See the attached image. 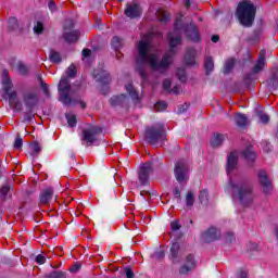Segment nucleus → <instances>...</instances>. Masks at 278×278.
<instances>
[{
    "label": "nucleus",
    "instance_id": "f257e3e1",
    "mask_svg": "<svg viewBox=\"0 0 278 278\" xmlns=\"http://www.w3.org/2000/svg\"><path fill=\"white\" fill-rule=\"evenodd\" d=\"M181 20H177L175 23L174 33L168 34L170 51L166 53L160 61L157 53H153V46L151 45V36L147 35L141 38L138 42L137 51L138 55L136 59L139 66H149L150 68H168L173 62V54L175 53V47L181 45Z\"/></svg>",
    "mask_w": 278,
    "mask_h": 278
},
{
    "label": "nucleus",
    "instance_id": "f03ea898",
    "mask_svg": "<svg viewBox=\"0 0 278 278\" xmlns=\"http://www.w3.org/2000/svg\"><path fill=\"white\" fill-rule=\"evenodd\" d=\"M225 192L232 194L236 203L243 207L253 203V189L247 182H236V180H230L225 188Z\"/></svg>",
    "mask_w": 278,
    "mask_h": 278
},
{
    "label": "nucleus",
    "instance_id": "7ed1b4c3",
    "mask_svg": "<svg viewBox=\"0 0 278 278\" xmlns=\"http://www.w3.org/2000/svg\"><path fill=\"white\" fill-rule=\"evenodd\" d=\"M255 5L245 0L238 4L236 16L243 27H251L255 21Z\"/></svg>",
    "mask_w": 278,
    "mask_h": 278
},
{
    "label": "nucleus",
    "instance_id": "20e7f679",
    "mask_svg": "<svg viewBox=\"0 0 278 278\" xmlns=\"http://www.w3.org/2000/svg\"><path fill=\"white\" fill-rule=\"evenodd\" d=\"M12 78L8 76V73L3 74L2 77V90L4 91V99H8L11 108H18V103L16 102V91H12Z\"/></svg>",
    "mask_w": 278,
    "mask_h": 278
},
{
    "label": "nucleus",
    "instance_id": "39448f33",
    "mask_svg": "<svg viewBox=\"0 0 278 278\" xmlns=\"http://www.w3.org/2000/svg\"><path fill=\"white\" fill-rule=\"evenodd\" d=\"M174 173L178 184H188V179H190V166L186 161H178L175 165Z\"/></svg>",
    "mask_w": 278,
    "mask_h": 278
},
{
    "label": "nucleus",
    "instance_id": "423d86ee",
    "mask_svg": "<svg viewBox=\"0 0 278 278\" xmlns=\"http://www.w3.org/2000/svg\"><path fill=\"white\" fill-rule=\"evenodd\" d=\"M60 101L64 105H71V94H73V87L68 83V77H62L59 83Z\"/></svg>",
    "mask_w": 278,
    "mask_h": 278
},
{
    "label": "nucleus",
    "instance_id": "0eeeda50",
    "mask_svg": "<svg viewBox=\"0 0 278 278\" xmlns=\"http://www.w3.org/2000/svg\"><path fill=\"white\" fill-rule=\"evenodd\" d=\"M146 138L150 142V144H157L159 142H162V140L166 139V132H164V127L153 126L147 128Z\"/></svg>",
    "mask_w": 278,
    "mask_h": 278
},
{
    "label": "nucleus",
    "instance_id": "6e6552de",
    "mask_svg": "<svg viewBox=\"0 0 278 278\" xmlns=\"http://www.w3.org/2000/svg\"><path fill=\"white\" fill-rule=\"evenodd\" d=\"M73 22H67L64 26L63 38L65 42H77L79 40V30H73Z\"/></svg>",
    "mask_w": 278,
    "mask_h": 278
},
{
    "label": "nucleus",
    "instance_id": "1a4fd4ad",
    "mask_svg": "<svg viewBox=\"0 0 278 278\" xmlns=\"http://www.w3.org/2000/svg\"><path fill=\"white\" fill-rule=\"evenodd\" d=\"M258 181L265 194H268V192L273 190V180H270L268 173H266L265 170L258 172Z\"/></svg>",
    "mask_w": 278,
    "mask_h": 278
},
{
    "label": "nucleus",
    "instance_id": "9d476101",
    "mask_svg": "<svg viewBox=\"0 0 278 278\" xmlns=\"http://www.w3.org/2000/svg\"><path fill=\"white\" fill-rule=\"evenodd\" d=\"M153 173V166L151 163H144L139 167V181L144 186L149 181V175Z\"/></svg>",
    "mask_w": 278,
    "mask_h": 278
},
{
    "label": "nucleus",
    "instance_id": "9b49d317",
    "mask_svg": "<svg viewBox=\"0 0 278 278\" xmlns=\"http://www.w3.org/2000/svg\"><path fill=\"white\" fill-rule=\"evenodd\" d=\"M100 129L91 126L89 128H86L83 130V140L87 142V144H92L97 140V136L99 134Z\"/></svg>",
    "mask_w": 278,
    "mask_h": 278
},
{
    "label": "nucleus",
    "instance_id": "f8f14e48",
    "mask_svg": "<svg viewBox=\"0 0 278 278\" xmlns=\"http://www.w3.org/2000/svg\"><path fill=\"white\" fill-rule=\"evenodd\" d=\"M181 257H184V251H181L179 243H173L170 247L169 260L173 264H179V262H181Z\"/></svg>",
    "mask_w": 278,
    "mask_h": 278
},
{
    "label": "nucleus",
    "instance_id": "ddd939ff",
    "mask_svg": "<svg viewBox=\"0 0 278 278\" xmlns=\"http://www.w3.org/2000/svg\"><path fill=\"white\" fill-rule=\"evenodd\" d=\"M218 238H220V230L216 227H211L202 233V240L204 242H214V240H218Z\"/></svg>",
    "mask_w": 278,
    "mask_h": 278
},
{
    "label": "nucleus",
    "instance_id": "4468645a",
    "mask_svg": "<svg viewBox=\"0 0 278 278\" xmlns=\"http://www.w3.org/2000/svg\"><path fill=\"white\" fill-rule=\"evenodd\" d=\"M184 31L189 40H192L193 42H199V29L194 24H190L189 26L184 28Z\"/></svg>",
    "mask_w": 278,
    "mask_h": 278
},
{
    "label": "nucleus",
    "instance_id": "2eb2a0df",
    "mask_svg": "<svg viewBox=\"0 0 278 278\" xmlns=\"http://www.w3.org/2000/svg\"><path fill=\"white\" fill-rule=\"evenodd\" d=\"M163 89L165 92H172L173 94H179L181 92V87L173 83V78H166L163 81Z\"/></svg>",
    "mask_w": 278,
    "mask_h": 278
},
{
    "label": "nucleus",
    "instance_id": "dca6fc26",
    "mask_svg": "<svg viewBox=\"0 0 278 278\" xmlns=\"http://www.w3.org/2000/svg\"><path fill=\"white\" fill-rule=\"evenodd\" d=\"M238 166V152H230L227 157L226 170L227 173H233Z\"/></svg>",
    "mask_w": 278,
    "mask_h": 278
},
{
    "label": "nucleus",
    "instance_id": "f3484780",
    "mask_svg": "<svg viewBox=\"0 0 278 278\" xmlns=\"http://www.w3.org/2000/svg\"><path fill=\"white\" fill-rule=\"evenodd\" d=\"M197 266V262H194V256L188 255L186 257L185 264L180 267L181 275H188L192 268Z\"/></svg>",
    "mask_w": 278,
    "mask_h": 278
},
{
    "label": "nucleus",
    "instance_id": "a211bd4d",
    "mask_svg": "<svg viewBox=\"0 0 278 278\" xmlns=\"http://www.w3.org/2000/svg\"><path fill=\"white\" fill-rule=\"evenodd\" d=\"M125 14L128 18H137V16L142 14V10L140 9V5L134 4L126 8Z\"/></svg>",
    "mask_w": 278,
    "mask_h": 278
},
{
    "label": "nucleus",
    "instance_id": "6ab92c4d",
    "mask_svg": "<svg viewBox=\"0 0 278 278\" xmlns=\"http://www.w3.org/2000/svg\"><path fill=\"white\" fill-rule=\"evenodd\" d=\"M266 67V51L262 50L258 55V60L254 66V71H264Z\"/></svg>",
    "mask_w": 278,
    "mask_h": 278
},
{
    "label": "nucleus",
    "instance_id": "aec40b11",
    "mask_svg": "<svg viewBox=\"0 0 278 278\" xmlns=\"http://www.w3.org/2000/svg\"><path fill=\"white\" fill-rule=\"evenodd\" d=\"M24 101L28 108H34L38 103V94L36 92H28L25 94Z\"/></svg>",
    "mask_w": 278,
    "mask_h": 278
},
{
    "label": "nucleus",
    "instance_id": "412c9836",
    "mask_svg": "<svg viewBox=\"0 0 278 278\" xmlns=\"http://www.w3.org/2000/svg\"><path fill=\"white\" fill-rule=\"evenodd\" d=\"M125 88H126V92H128L130 99L135 103H138L140 101V94L138 93L136 88H134V85H131V84L125 85Z\"/></svg>",
    "mask_w": 278,
    "mask_h": 278
},
{
    "label": "nucleus",
    "instance_id": "4be33fe9",
    "mask_svg": "<svg viewBox=\"0 0 278 278\" xmlns=\"http://www.w3.org/2000/svg\"><path fill=\"white\" fill-rule=\"evenodd\" d=\"M51 199H53V189H47L40 195V203H49Z\"/></svg>",
    "mask_w": 278,
    "mask_h": 278
},
{
    "label": "nucleus",
    "instance_id": "5701e85b",
    "mask_svg": "<svg viewBox=\"0 0 278 278\" xmlns=\"http://www.w3.org/2000/svg\"><path fill=\"white\" fill-rule=\"evenodd\" d=\"M111 105H123L127 101V96L121 94L111 98Z\"/></svg>",
    "mask_w": 278,
    "mask_h": 278
},
{
    "label": "nucleus",
    "instance_id": "b1692460",
    "mask_svg": "<svg viewBox=\"0 0 278 278\" xmlns=\"http://www.w3.org/2000/svg\"><path fill=\"white\" fill-rule=\"evenodd\" d=\"M267 84L270 88H274V90H277V88H278V72H275L271 74V76L267 80Z\"/></svg>",
    "mask_w": 278,
    "mask_h": 278
},
{
    "label": "nucleus",
    "instance_id": "393cba45",
    "mask_svg": "<svg viewBox=\"0 0 278 278\" xmlns=\"http://www.w3.org/2000/svg\"><path fill=\"white\" fill-rule=\"evenodd\" d=\"M235 121H236V124H237L239 127H244V125H248V123H249V119H247V115L240 114V113H238V114L235 116Z\"/></svg>",
    "mask_w": 278,
    "mask_h": 278
},
{
    "label": "nucleus",
    "instance_id": "a878e982",
    "mask_svg": "<svg viewBox=\"0 0 278 278\" xmlns=\"http://www.w3.org/2000/svg\"><path fill=\"white\" fill-rule=\"evenodd\" d=\"M224 139L225 138L223 137V135H214L211 140L212 147H220V144H223Z\"/></svg>",
    "mask_w": 278,
    "mask_h": 278
},
{
    "label": "nucleus",
    "instance_id": "bb28decb",
    "mask_svg": "<svg viewBox=\"0 0 278 278\" xmlns=\"http://www.w3.org/2000/svg\"><path fill=\"white\" fill-rule=\"evenodd\" d=\"M243 157L245 160H255L257 155L255 154V151H253V148H248L245 151L242 152Z\"/></svg>",
    "mask_w": 278,
    "mask_h": 278
},
{
    "label": "nucleus",
    "instance_id": "cd10ccee",
    "mask_svg": "<svg viewBox=\"0 0 278 278\" xmlns=\"http://www.w3.org/2000/svg\"><path fill=\"white\" fill-rule=\"evenodd\" d=\"M11 68H16L17 71H27L28 67L22 61L13 60V64L11 65Z\"/></svg>",
    "mask_w": 278,
    "mask_h": 278
},
{
    "label": "nucleus",
    "instance_id": "c85d7f7f",
    "mask_svg": "<svg viewBox=\"0 0 278 278\" xmlns=\"http://www.w3.org/2000/svg\"><path fill=\"white\" fill-rule=\"evenodd\" d=\"M156 16L161 23H166L168 21V13L164 11L163 9H160L156 12Z\"/></svg>",
    "mask_w": 278,
    "mask_h": 278
},
{
    "label": "nucleus",
    "instance_id": "c756f323",
    "mask_svg": "<svg viewBox=\"0 0 278 278\" xmlns=\"http://www.w3.org/2000/svg\"><path fill=\"white\" fill-rule=\"evenodd\" d=\"M68 127H75L77 125V117L73 113L66 114Z\"/></svg>",
    "mask_w": 278,
    "mask_h": 278
},
{
    "label": "nucleus",
    "instance_id": "7c9ffc66",
    "mask_svg": "<svg viewBox=\"0 0 278 278\" xmlns=\"http://www.w3.org/2000/svg\"><path fill=\"white\" fill-rule=\"evenodd\" d=\"M50 61L58 64L59 62L62 61V56L60 55L59 52L52 50L50 51Z\"/></svg>",
    "mask_w": 278,
    "mask_h": 278
},
{
    "label": "nucleus",
    "instance_id": "2f4dec72",
    "mask_svg": "<svg viewBox=\"0 0 278 278\" xmlns=\"http://www.w3.org/2000/svg\"><path fill=\"white\" fill-rule=\"evenodd\" d=\"M186 205L187 207H192L194 205V193L189 191L186 197Z\"/></svg>",
    "mask_w": 278,
    "mask_h": 278
},
{
    "label": "nucleus",
    "instance_id": "473e14b6",
    "mask_svg": "<svg viewBox=\"0 0 278 278\" xmlns=\"http://www.w3.org/2000/svg\"><path fill=\"white\" fill-rule=\"evenodd\" d=\"M112 47L113 49L118 50L119 47H123V39L119 37H113Z\"/></svg>",
    "mask_w": 278,
    "mask_h": 278
},
{
    "label": "nucleus",
    "instance_id": "72a5a7b5",
    "mask_svg": "<svg viewBox=\"0 0 278 278\" xmlns=\"http://www.w3.org/2000/svg\"><path fill=\"white\" fill-rule=\"evenodd\" d=\"M30 154L31 155H38V152L41 151L40 144L33 143L29 146Z\"/></svg>",
    "mask_w": 278,
    "mask_h": 278
},
{
    "label": "nucleus",
    "instance_id": "f704fd0d",
    "mask_svg": "<svg viewBox=\"0 0 278 278\" xmlns=\"http://www.w3.org/2000/svg\"><path fill=\"white\" fill-rule=\"evenodd\" d=\"M236 66V59H228L225 63V70L226 71H231Z\"/></svg>",
    "mask_w": 278,
    "mask_h": 278
},
{
    "label": "nucleus",
    "instance_id": "c9c22d12",
    "mask_svg": "<svg viewBox=\"0 0 278 278\" xmlns=\"http://www.w3.org/2000/svg\"><path fill=\"white\" fill-rule=\"evenodd\" d=\"M205 71H214V60L206 59L204 63Z\"/></svg>",
    "mask_w": 278,
    "mask_h": 278
},
{
    "label": "nucleus",
    "instance_id": "e433bc0d",
    "mask_svg": "<svg viewBox=\"0 0 278 278\" xmlns=\"http://www.w3.org/2000/svg\"><path fill=\"white\" fill-rule=\"evenodd\" d=\"M10 192V186H3L1 189H0V197L2 199H8V193Z\"/></svg>",
    "mask_w": 278,
    "mask_h": 278
},
{
    "label": "nucleus",
    "instance_id": "4c0bfd02",
    "mask_svg": "<svg viewBox=\"0 0 278 278\" xmlns=\"http://www.w3.org/2000/svg\"><path fill=\"white\" fill-rule=\"evenodd\" d=\"M166 108H167L166 102H157L154 105V110H156V112H164V110H166Z\"/></svg>",
    "mask_w": 278,
    "mask_h": 278
},
{
    "label": "nucleus",
    "instance_id": "58836bf2",
    "mask_svg": "<svg viewBox=\"0 0 278 278\" xmlns=\"http://www.w3.org/2000/svg\"><path fill=\"white\" fill-rule=\"evenodd\" d=\"M199 201H200L201 203H207V190L203 189V190L200 192Z\"/></svg>",
    "mask_w": 278,
    "mask_h": 278
},
{
    "label": "nucleus",
    "instance_id": "ea45409f",
    "mask_svg": "<svg viewBox=\"0 0 278 278\" xmlns=\"http://www.w3.org/2000/svg\"><path fill=\"white\" fill-rule=\"evenodd\" d=\"M45 29V25L41 22H37V24L34 26V31L36 34H42Z\"/></svg>",
    "mask_w": 278,
    "mask_h": 278
},
{
    "label": "nucleus",
    "instance_id": "a19ab883",
    "mask_svg": "<svg viewBox=\"0 0 278 278\" xmlns=\"http://www.w3.org/2000/svg\"><path fill=\"white\" fill-rule=\"evenodd\" d=\"M152 257L153 260H164V250H157L156 252H154Z\"/></svg>",
    "mask_w": 278,
    "mask_h": 278
},
{
    "label": "nucleus",
    "instance_id": "79ce46f5",
    "mask_svg": "<svg viewBox=\"0 0 278 278\" xmlns=\"http://www.w3.org/2000/svg\"><path fill=\"white\" fill-rule=\"evenodd\" d=\"M9 27L11 29H16V27H18V21L16 20V17H11L9 20Z\"/></svg>",
    "mask_w": 278,
    "mask_h": 278
},
{
    "label": "nucleus",
    "instance_id": "37998d69",
    "mask_svg": "<svg viewBox=\"0 0 278 278\" xmlns=\"http://www.w3.org/2000/svg\"><path fill=\"white\" fill-rule=\"evenodd\" d=\"M257 116H258L261 123H268V121H270V117L267 114H264L262 112H258Z\"/></svg>",
    "mask_w": 278,
    "mask_h": 278
},
{
    "label": "nucleus",
    "instance_id": "c03bdc74",
    "mask_svg": "<svg viewBox=\"0 0 278 278\" xmlns=\"http://www.w3.org/2000/svg\"><path fill=\"white\" fill-rule=\"evenodd\" d=\"M39 81L46 97H49V86H47V83H45L42 78H39Z\"/></svg>",
    "mask_w": 278,
    "mask_h": 278
},
{
    "label": "nucleus",
    "instance_id": "a18cd8bd",
    "mask_svg": "<svg viewBox=\"0 0 278 278\" xmlns=\"http://www.w3.org/2000/svg\"><path fill=\"white\" fill-rule=\"evenodd\" d=\"M180 228H181V225L179 224V222L174 220L170 223L172 231H179Z\"/></svg>",
    "mask_w": 278,
    "mask_h": 278
},
{
    "label": "nucleus",
    "instance_id": "49530a36",
    "mask_svg": "<svg viewBox=\"0 0 278 278\" xmlns=\"http://www.w3.org/2000/svg\"><path fill=\"white\" fill-rule=\"evenodd\" d=\"M45 262H47V257H45V255L38 254L36 256V263L37 264L42 265V264H45Z\"/></svg>",
    "mask_w": 278,
    "mask_h": 278
},
{
    "label": "nucleus",
    "instance_id": "de8ad7c7",
    "mask_svg": "<svg viewBox=\"0 0 278 278\" xmlns=\"http://www.w3.org/2000/svg\"><path fill=\"white\" fill-rule=\"evenodd\" d=\"M21 147H23V139L20 138V137H17V138L15 139V142H14V148H15V149H21Z\"/></svg>",
    "mask_w": 278,
    "mask_h": 278
},
{
    "label": "nucleus",
    "instance_id": "09e8293b",
    "mask_svg": "<svg viewBox=\"0 0 278 278\" xmlns=\"http://www.w3.org/2000/svg\"><path fill=\"white\" fill-rule=\"evenodd\" d=\"M177 76H178V79H179V81H186V79H187V77H186V72H184V71H181V72H179L178 74H177Z\"/></svg>",
    "mask_w": 278,
    "mask_h": 278
},
{
    "label": "nucleus",
    "instance_id": "8fccbe9b",
    "mask_svg": "<svg viewBox=\"0 0 278 278\" xmlns=\"http://www.w3.org/2000/svg\"><path fill=\"white\" fill-rule=\"evenodd\" d=\"M50 277L60 278V277H64V274L62 271H53Z\"/></svg>",
    "mask_w": 278,
    "mask_h": 278
},
{
    "label": "nucleus",
    "instance_id": "3c124183",
    "mask_svg": "<svg viewBox=\"0 0 278 278\" xmlns=\"http://www.w3.org/2000/svg\"><path fill=\"white\" fill-rule=\"evenodd\" d=\"M91 54H92V51H90V49H84L83 50V56L84 58H90Z\"/></svg>",
    "mask_w": 278,
    "mask_h": 278
},
{
    "label": "nucleus",
    "instance_id": "603ef678",
    "mask_svg": "<svg viewBox=\"0 0 278 278\" xmlns=\"http://www.w3.org/2000/svg\"><path fill=\"white\" fill-rule=\"evenodd\" d=\"M126 277L127 278H134V271L129 267L126 268Z\"/></svg>",
    "mask_w": 278,
    "mask_h": 278
},
{
    "label": "nucleus",
    "instance_id": "864d4df0",
    "mask_svg": "<svg viewBox=\"0 0 278 278\" xmlns=\"http://www.w3.org/2000/svg\"><path fill=\"white\" fill-rule=\"evenodd\" d=\"M94 77H96V80L101 81V84H105V83L110 81V78H99V77H97V74H94Z\"/></svg>",
    "mask_w": 278,
    "mask_h": 278
},
{
    "label": "nucleus",
    "instance_id": "5fc2aeb1",
    "mask_svg": "<svg viewBox=\"0 0 278 278\" xmlns=\"http://www.w3.org/2000/svg\"><path fill=\"white\" fill-rule=\"evenodd\" d=\"M218 40H220V37L218 35L212 36V42H218Z\"/></svg>",
    "mask_w": 278,
    "mask_h": 278
},
{
    "label": "nucleus",
    "instance_id": "6e6d98bb",
    "mask_svg": "<svg viewBox=\"0 0 278 278\" xmlns=\"http://www.w3.org/2000/svg\"><path fill=\"white\" fill-rule=\"evenodd\" d=\"M49 9L51 11L55 10V2H53V1L49 2Z\"/></svg>",
    "mask_w": 278,
    "mask_h": 278
},
{
    "label": "nucleus",
    "instance_id": "4d7b16f0",
    "mask_svg": "<svg viewBox=\"0 0 278 278\" xmlns=\"http://www.w3.org/2000/svg\"><path fill=\"white\" fill-rule=\"evenodd\" d=\"M174 194H175V197H176L177 199H179V197H181V191H179V189H176V190L174 191Z\"/></svg>",
    "mask_w": 278,
    "mask_h": 278
},
{
    "label": "nucleus",
    "instance_id": "13d9d810",
    "mask_svg": "<svg viewBox=\"0 0 278 278\" xmlns=\"http://www.w3.org/2000/svg\"><path fill=\"white\" fill-rule=\"evenodd\" d=\"M250 249H251V251H257V244L256 243H251Z\"/></svg>",
    "mask_w": 278,
    "mask_h": 278
},
{
    "label": "nucleus",
    "instance_id": "bf43d9fd",
    "mask_svg": "<svg viewBox=\"0 0 278 278\" xmlns=\"http://www.w3.org/2000/svg\"><path fill=\"white\" fill-rule=\"evenodd\" d=\"M79 270V265H75L74 267L71 268L72 273H77Z\"/></svg>",
    "mask_w": 278,
    "mask_h": 278
},
{
    "label": "nucleus",
    "instance_id": "052dcab7",
    "mask_svg": "<svg viewBox=\"0 0 278 278\" xmlns=\"http://www.w3.org/2000/svg\"><path fill=\"white\" fill-rule=\"evenodd\" d=\"M239 278H247V273L245 271H241Z\"/></svg>",
    "mask_w": 278,
    "mask_h": 278
},
{
    "label": "nucleus",
    "instance_id": "680f3d73",
    "mask_svg": "<svg viewBox=\"0 0 278 278\" xmlns=\"http://www.w3.org/2000/svg\"><path fill=\"white\" fill-rule=\"evenodd\" d=\"M75 75H76V72H71V73L68 74V77H75Z\"/></svg>",
    "mask_w": 278,
    "mask_h": 278
},
{
    "label": "nucleus",
    "instance_id": "e2e57ef3",
    "mask_svg": "<svg viewBox=\"0 0 278 278\" xmlns=\"http://www.w3.org/2000/svg\"><path fill=\"white\" fill-rule=\"evenodd\" d=\"M186 1V7L190 8V0H185Z\"/></svg>",
    "mask_w": 278,
    "mask_h": 278
},
{
    "label": "nucleus",
    "instance_id": "0e129e2a",
    "mask_svg": "<svg viewBox=\"0 0 278 278\" xmlns=\"http://www.w3.org/2000/svg\"><path fill=\"white\" fill-rule=\"evenodd\" d=\"M68 71H75V66L71 65V66L68 67Z\"/></svg>",
    "mask_w": 278,
    "mask_h": 278
},
{
    "label": "nucleus",
    "instance_id": "69168bd1",
    "mask_svg": "<svg viewBox=\"0 0 278 278\" xmlns=\"http://www.w3.org/2000/svg\"><path fill=\"white\" fill-rule=\"evenodd\" d=\"M101 73H103V72H98V75H100V77L102 76V74Z\"/></svg>",
    "mask_w": 278,
    "mask_h": 278
},
{
    "label": "nucleus",
    "instance_id": "338daca9",
    "mask_svg": "<svg viewBox=\"0 0 278 278\" xmlns=\"http://www.w3.org/2000/svg\"><path fill=\"white\" fill-rule=\"evenodd\" d=\"M81 105H83V108H86V104L83 103Z\"/></svg>",
    "mask_w": 278,
    "mask_h": 278
},
{
    "label": "nucleus",
    "instance_id": "774afa93",
    "mask_svg": "<svg viewBox=\"0 0 278 278\" xmlns=\"http://www.w3.org/2000/svg\"><path fill=\"white\" fill-rule=\"evenodd\" d=\"M141 75H144V72H141Z\"/></svg>",
    "mask_w": 278,
    "mask_h": 278
}]
</instances>
